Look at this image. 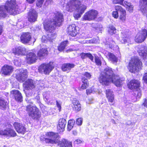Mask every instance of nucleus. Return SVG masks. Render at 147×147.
Instances as JSON below:
<instances>
[{
    "label": "nucleus",
    "mask_w": 147,
    "mask_h": 147,
    "mask_svg": "<svg viewBox=\"0 0 147 147\" xmlns=\"http://www.w3.org/2000/svg\"><path fill=\"white\" fill-rule=\"evenodd\" d=\"M48 40H49V37L48 36V35L47 36H42V42H46L48 41Z\"/></svg>",
    "instance_id": "5fc2aeb1"
},
{
    "label": "nucleus",
    "mask_w": 147,
    "mask_h": 147,
    "mask_svg": "<svg viewBox=\"0 0 147 147\" xmlns=\"http://www.w3.org/2000/svg\"><path fill=\"white\" fill-rule=\"evenodd\" d=\"M143 80L144 82L147 83V73H145L143 77Z\"/></svg>",
    "instance_id": "13d9d810"
},
{
    "label": "nucleus",
    "mask_w": 147,
    "mask_h": 147,
    "mask_svg": "<svg viewBox=\"0 0 147 147\" xmlns=\"http://www.w3.org/2000/svg\"><path fill=\"white\" fill-rule=\"evenodd\" d=\"M135 94L136 95L137 98H140L142 96V94L140 91H136L135 92Z\"/></svg>",
    "instance_id": "6e6d98bb"
},
{
    "label": "nucleus",
    "mask_w": 147,
    "mask_h": 147,
    "mask_svg": "<svg viewBox=\"0 0 147 147\" xmlns=\"http://www.w3.org/2000/svg\"><path fill=\"white\" fill-rule=\"evenodd\" d=\"M76 27V25L74 24H72L69 26L67 29L69 35L73 36H76L77 33Z\"/></svg>",
    "instance_id": "393cba45"
},
{
    "label": "nucleus",
    "mask_w": 147,
    "mask_h": 147,
    "mask_svg": "<svg viewBox=\"0 0 147 147\" xmlns=\"http://www.w3.org/2000/svg\"><path fill=\"white\" fill-rule=\"evenodd\" d=\"M111 79L102 73L100 74L99 80L102 84L107 85L111 82Z\"/></svg>",
    "instance_id": "dca6fc26"
},
{
    "label": "nucleus",
    "mask_w": 147,
    "mask_h": 147,
    "mask_svg": "<svg viewBox=\"0 0 147 147\" xmlns=\"http://www.w3.org/2000/svg\"><path fill=\"white\" fill-rule=\"evenodd\" d=\"M36 58L37 57L35 53L32 52L29 53L26 55V61L28 64H30L36 61Z\"/></svg>",
    "instance_id": "6ab92c4d"
},
{
    "label": "nucleus",
    "mask_w": 147,
    "mask_h": 147,
    "mask_svg": "<svg viewBox=\"0 0 147 147\" xmlns=\"http://www.w3.org/2000/svg\"><path fill=\"white\" fill-rule=\"evenodd\" d=\"M140 82L137 80H131L129 84L128 87L130 89L138 90L140 86Z\"/></svg>",
    "instance_id": "5701e85b"
},
{
    "label": "nucleus",
    "mask_w": 147,
    "mask_h": 147,
    "mask_svg": "<svg viewBox=\"0 0 147 147\" xmlns=\"http://www.w3.org/2000/svg\"><path fill=\"white\" fill-rule=\"evenodd\" d=\"M82 142V141L80 140H77L74 142V144H78L81 143Z\"/></svg>",
    "instance_id": "680f3d73"
},
{
    "label": "nucleus",
    "mask_w": 147,
    "mask_h": 147,
    "mask_svg": "<svg viewBox=\"0 0 147 147\" xmlns=\"http://www.w3.org/2000/svg\"><path fill=\"white\" fill-rule=\"evenodd\" d=\"M27 51L26 48L23 47H19L16 48L15 51V55L16 57V56L20 55H24L26 54Z\"/></svg>",
    "instance_id": "a878e982"
},
{
    "label": "nucleus",
    "mask_w": 147,
    "mask_h": 147,
    "mask_svg": "<svg viewBox=\"0 0 147 147\" xmlns=\"http://www.w3.org/2000/svg\"><path fill=\"white\" fill-rule=\"evenodd\" d=\"M7 105V102L4 99L0 98V108L2 109H5Z\"/></svg>",
    "instance_id": "a19ab883"
},
{
    "label": "nucleus",
    "mask_w": 147,
    "mask_h": 147,
    "mask_svg": "<svg viewBox=\"0 0 147 147\" xmlns=\"http://www.w3.org/2000/svg\"><path fill=\"white\" fill-rule=\"evenodd\" d=\"M35 1V0H26V1L30 4L33 3Z\"/></svg>",
    "instance_id": "0e129e2a"
},
{
    "label": "nucleus",
    "mask_w": 147,
    "mask_h": 147,
    "mask_svg": "<svg viewBox=\"0 0 147 147\" xmlns=\"http://www.w3.org/2000/svg\"><path fill=\"white\" fill-rule=\"evenodd\" d=\"M52 1V0H47L46 2L48 3V4H51Z\"/></svg>",
    "instance_id": "774afa93"
},
{
    "label": "nucleus",
    "mask_w": 147,
    "mask_h": 147,
    "mask_svg": "<svg viewBox=\"0 0 147 147\" xmlns=\"http://www.w3.org/2000/svg\"><path fill=\"white\" fill-rule=\"evenodd\" d=\"M82 59H84L86 57H88L91 61L93 60L94 57L90 53H82L80 55Z\"/></svg>",
    "instance_id": "4c0bfd02"
},
{
    "label": "nucleus",
    "mask_w": 147,
    "mask_h": 147,
    "mask_svg": "<svg viewBox=\"0 0 147 147\" xmlns=\"http://www.w3.org/2000/svg\"><path fill=\"white\" fill-rule=\"evenodd\" d=\"M59 138V136L57 133L49 132L46 133L43 138L41 136L40 139L41 141L44 140L47 143L54 144L58 142L57 139Z\"/></svg>",
    "instance_id": "39448f33"
},
{
    "label": "nucleus",
    "mask_w": 147,
    "mask_h": 147,
    "mask_svg": "<svg viewBox=\"0 0 147 147\" xmlns=\"http://www.w3.org/2000/svg\"><path fill=\"white\" fill-rule=\"evenodd\" d=\"M66 123V120L64 119H60L59 120L58 125L57 126L58 131L60 132L64 131Z\"/></svg>",
    "instance_id": "4be33fe9"
},
{
    "label": "nucleus",
    "mask_w": 147,
    "mask_h": 147,
    "mask_svg": "<svg viewBox=\"0 0 147 147\" xmlns=\"http://www.w3.org/2000/svg\"><path fill=\"white\" fill-rule=\"evenodd\" d=\"M48 54V52L47 49L45 48L40 49L38 51L37 55L38 57L40 58V59H43Z\"/></svg>",
    "instance_id": "c85d7f7f"
},
{
    "label": "nucleus",
    "mask_w": 147,
    "mask_h": 147,
    "mask_svg": "<svg viewBox=\"0 0 147 147\" xmlns=\"http://www.w3.org/2000/svg\"><path fill=\"white\" fill-rule=\"evenodd\" d=\"M0 135L8 137H14L16 136V133L13 129L7 128L0 131Z\"/></svg>",
    "instance_id": "f8f14e48"
},
{
    "label": "nucleus",
    "mask_w": 147,
    "mask_h": 147,
    "mask_svg": "<svg viewBox=\"0 0 147 147\" xmlns=\"http://www.w3.org/2000/svg\"><path fill=\"white\" fill-rule=\"evenodd\" d=\"M44 97L45 98L46 100H48L51 97L49 92H46L43 93Z\"/></svg>",
    "instance_id": "a18cd8bd"
},
{
    "label": "nucleus",
    "mask_w": 147,
    "mask_h": 147,
    "mask_svg": "<svg viewBox=\"0 0 147 147\" xmlns=\"http://www.w3.org/2000/svg\"><path fill=\"white\" fill-rule=\"evenodd\" d=\"M32 39L31 34L28 32H22L20 36V41L23 43L29 44Z\"/></svg>",
    "instance_id": "9b49d317"
},
{
    "label": "nucleus",
    "mask_w": 147,
    "mask_h": 147,
    "mask_svg": "<svg viewBox=\"0 0 147 147\" xmlns=\"http://www.w3.org/2000/svg\"><path fill=\"white\" fill-rule=\"evenodd\" d=\"M144 102L143 103L142 105L144 107L147 108V100L146 99H143Z\"/></svg>",
    "instance_id": "052dcab7"
},
{
    "label": "nucleus",
    "mask_w": 147,
    "mask_h": 147,
    "mask_svg": "<svg viewBox=\"0 0 147 147\" xmlns=\"http://www.w3.org/2000/svg\"><path fill=\"white\" fill-rule=\"evenodd\" d=\"M44 0H38L36 3V5L39 7H40L42 6Z\"/></svg>",
    "instance_id": "09e8293b"
},
{
    "label": "nucleus",
    "mask_w": 147,
    "mask_h": 147,
    "mask_svg": "<svg viewBox=\"0 0 147 147\" xmlns=\"http://www.w3.org/2000/svg\"><path fill=\"white\" fill-rule=\"evenodd\" d=\"M13 63L14 65L17 66H20L21 64L20 59L18 58L16 59H14Z\"/></svg>",
    "instance_id": "de8ad7c7"
},
{
    "label": "nucleus",
    "mask_w": 147,
    "mask_h": 147,
    "mask_svg": "<svg viewBox=\"0 0 147 147\" xmlns=\"http://www.w3.org/2000/svg\"><path fill=\"white\" fill-rule=\"evenodd\" d=\"M138 52L139 55L142 57L144 60H146L147 56V47H142V49Z\"/></svg>",
    "instance_id": "2f4dec72"
},
{
    "label": "nucleus",
    "mask_w": 147,
    "mask_h": 147,
    "mask_svg": "<svg viewBox=\"0 0 147 147\" xmlns=\"http://www.w3.org/2000/svg\"><path fill=\"white\" fill-rule=\"evenodd\" d=\"M147 36V31L145 29H142L137 34L135 38V41L137 43H141L143 42Z\"/></svg>",
    "instance_id": "9d476101"
},
{
    "label": "nucleus",
    "mask_w": 147,
    "mask_h": 147,
    "mask_svg": "<svg viewBox=\"0 0 147 147\" xmlns=\"http://www.w3.org/2000/svg\"><path fill=\"white\" fill-rule=\"evenodd\" d=\"M27 111L29 116L34 119L37 120L40 117L41 113L35 106L30 104L27 107Z\"/></svg>",
    "instance_id": "423d86ee"
},
{
    "label": "nucleus",
    "mask_w": 147,
    "mask_h": 147,
    "mask_svg": "<svg viewBox=\"0 0 147 147\" xmlns=\"http://www.w3.org/2000/svg\"><path fill=\"white\" fill-rule=\"evenodd\" d=\"M108 32L111 35L116 32V29L115 28L112 26H110L109 28Z\"/></svg>",
    "instance_id": "c03bdc74"
},
{
    "label": "nucleus",
    "mask_w": 147,
    "mask_h": 147,
    "mask_svg": "<svg viewBox=\"0 0 147 147\" xmlns=\"http://www.w3.org/2000/svg\"><path fill=\"white\" fill-rule=\"evenodd\" d=\"M28 77L27 71L23 69H21L16 75L17 79L20 82H23Z\"/></svg>",
    "instance_id": "ddd939ff"
},
{
    "label": "nucleus",
    "mask_w": 147,
    "mask_h": 147,
    "mask_svg": "<svg viewBox=\"0 0 147 147\" xmlns=\"http://www.w3.org/2000/svg\"><path fill=\"white\" fill-rule=\"evenodd\" d=\"M73 103L74 105L73 109L74 110L77 111H79L81 110V105L78 100H74Z\"/></svg>",
    "instance_id": "473e14b6"
},
{
    "label": "nucleus",
    "mask_w": 147,
    "mask_h": 147,
    "mask_svg": "<svg viewBox=\"0 0 147 147\" xmlns=\"http://www.w3.org/2000/svg\"><path fill=\"white\" fill-rule=\"evenodd\" d=\"M37 17V14L35 10L31 9L30 10L28 13V20L30 22H34L36 21Z\"/></svg>",
    "instance_id": "2eb2a0df"
},
{
    "label": "nucleus",
    "mask_w": 147,
    "mask_h": 147,
    "mask_svg": "<svg viewBox=\"0 0 147 147\" xmlns=\"http://www.w3.org/2000/svg\"><path fill=\"white\" fill-rule=\"evenodd\" d=\"M56 105L57 107L59 108V111H60L61 109V103L58 101H56Z\"/></svg>",
    "instance_id": "4d7b16f0"
},
{
    "label": "nucleus",
    "mask_w": 147,
    "mask_h": 147,
    "mask_svg": "<svg viewBox=\"0 0 147 147\" xmlns=\"http://www.w3.org/2000/svg\"><path fill=\"white\" fill-rule=\"evenodd\" d=\"M92 90L91 89H88L86 90V94L87 95L89 94L92 93Z\"/></svg>",
    "instance_id": "e2e57ef3"
},
{
    "label": "nucleus",
    "mask_w": 147,
    "mask_h": 147,
    "mask_svg": "<svg viewBox=\"0 0 147 147\" xmlns=\"http://www.w3.org/2000/svg\"><path fill=\"white\" fill-rule=\"evenodd\" d=\"M32 89H26L27 90L25 92L26 96L27 97L32 96L34 94V93Z\"/></svg>",
    "instance_id": "37998d69"
},
{
    "label": "nucleus",
    "mask_w": 147,
    "mask_h": 147,
    "mask_svg": "<svg viewBox=\"0 0 147 147\" xmlns=\"http://www.w3.org/2000/svg\"><path fill=\"white\" fill-rule=\"evenodd\" d=\"M48 36L49 37V41H52L53 39H55L56 36V34L55 33L51 34L50 33L48 35Z\"/></svg>",
    "instance_id": "49530a36"
},
{
    "label": "nucleus",
    "mask_w": 147,
    "mask_h": 147,
    "mask_svg": "<svg viewBox=\"0 0 147 147\" xmlns=\"http://www.w3.org/2000/svg\"><path fill=\"white\" fill-rule=\"evenodd\" d=\"M68 44V41L65 40L62 42L60 45L58 47V49L60 51H62L63 50Z\"/></svg>",
    "instance_id": "e433bc0d"
},
{
    "label": "nucleus",
    "mask_w": 147,
    "mask_h": 147,
    "mask_svg": "<svg viewBox=\"0 0 147 147\" xmlns=\"http://www.w3.org/2000/svg\"><path fill=\"white\" fill-rule=\"evenodd\" d=\"M125 6L126 8L130 12H132L133 10V6L131 4V3L127 1H125L124 4L122 5Z\"/></svg>",
    "instance_id": "f704fd0d"
},
{
    "label": "nucleus",
    "mask_w": 147,
    "mask_h": 147,
    "mask_svg": "<svg viewBox=\"0 0 147 147\" xmlns=\"http://www.w3.org/2000/svg\"><path fill=\"white\" fill-rule=\"evenodd\" d=\"M52 63H43L39 67L38 70L40 73H44L45 74H48L54 68L52 65Z\"/></svg>",
    "instance_id": "6e6552de"
},
{
    "label": "nucleus",
    "mask_w": 147,
    "mask_h": 147,
    "mask_svg": "<svg viewBox=\"0 0 147 147\" xmlns=\"http://www.w3.org/2000/svg\"><path fill=\"white\" fill-rule=\"evenodd\" d=\"M64 3L65 5L64 8L67 11L71 12L75 9L77 10L78 13H75L74 14V17L76 19L80 17L87 8L84 5L80 6L81 3L78 0H65Z\"/></svg>",
    "instance_id": "f257e3e1"
},
{
    "label": "nucleus",
    "mask_w": 147,
    "mask_h": 147,
    "mask_svg": "<svg viewBox=\"0 0 147 147\" xmlns=\"http://www.w3.org/2000/svg\"><path fill=\"white\" fill-rule=\"evenodd\" d=\"M106 97L109 102H113L114 100V95L113 91L111 89H108L106 90Z\"/></svg>",
    "instance_id": "bb28decb"
},
{
    "label": "nucleus",
    "mask_w": 147,
    "mask_h": 147,
    "mask_svg": "<svg viewBox=\"0 0 147 147\" xmlns=\"http://www.w3.org/2000/svg\"><path fill=\"white\" fill-rule=\"evenodd\" d=\"M75 121L74 119L70 120L68 121L67 125V130L69 131H70L73 127L75 123Z\"/></svg>",
    "instance_id": "79ce46f5"
},
{
    "label": "nucleus",
    "mask_w": 147,
    "mask_h": 147,
    "mask_svg": "<svg viewBox=\"0 0 147 147\" xmlns=\"http://www.w3.org/2000/svg\"><path fill=\"white\" fill-rule=\"evenodd\" d=\"M26 100L27 102V103L32 104V102L31 101V100H28V98L26 99Z\"/></svg>",
    "instance_id": "338daca9"
},
{
    "label": "nucleus",
    "mask_w": 147,
    "mask_h": 147,
    "mask_svg": "<svg viewBox=\"0 0 147 147\" xmlns=\"http://www.w3.org/2000/svg\"><path fill=\"white\" fill-rule=\"evenodd\" d=\"M82 81L83 84L81 86V88L85 89L88 86L89 83L88 80L85 78H83L82 79Z\"/></svg>",
    "instance_id": "ea45409f"
},
{
    "label": "nucleus",
    "mask_w": 147,
    "mask_h": 147,
    "mask_svg": "<svg viewBox=\"0 0 147 147\" xmlns=\"http://www.w3.org/2000/svg\"><path fill=\"white\" fill-rule=\"evenodd\" d=\"M98 12L94 10H92L86 12L82 18L83 21H91L94 20L97 16Z\"/></svg>",
    "instance_id": "0eeeda50"
},
{
    "label": "nucleus",
    "mask_w": 147,
    "mask_h": 147,
    "mask_svg": "<svg viewBox=\"0 0 147 147\" xmlns=\"http://www.w3.org/2000/svg\"><path fill=\"white\" fill-rule=\"evenodd\" d=\"M147 3H143L142 2L140 3V9L143 13H145L147 11Z\"/></svg>",
    "instance_id": "58836bf2"
},
{
    "label": "nucleus",
    "mask_w": 147,
    "mask_h": 147,
    "mask_svg": "<svg viewBox=\"0 0 147 147\" xmlns=\"http://www.w3.org/2000/svg\"><path fill=\"white\" fill-rule=\"evenodd\" d=\"M95 60L96 64L97 65L99 66L101 65V61L98 57H95Z\"/></svg>",
    "instance_id": "8fccbe9b"
},
{
    "label": "nucleus",
    "mask_w": 147,
    "mask_h": 147,
    "mask_svg": "<svg viewBox=\"0 0 147 147\" xmlns=\"http://www.w3.org/2000/svg\"><path fill=\"white\" fill-rule=\"evenodd\" d=\"M23 86L25 89H33L35 87L33 80L31 79H28L24 83Z\"/></svg>",
    "instance_id": "b1692460"
},
{
    "label": "nucleus",
    "mask_w": 147,
    "mask_h": 147,
    "mask_svg": "<svg viewBox=\"0 0 147 147\" xmlns=\"http://www.w3.org/2000/svg\"><path fill=\"white\" fill-rule=\"evenodd\" d=\"M13 68L11 66L5 65L1 68L2 74L5 75H9L13 72Z\"/></svg>",
    "instance_id": "a211bd4d"
},
{
    "label": "nucleus",
    "mask_w": 147,
    "mask_h": 147,
    "mask_svg": "<svg viewBox=\"0 0 147 147\" xmlns=\"http://www.w3.org/2000/svg\"><path fill=\"white\" fill-rule=\"evenodd\" d=\"M147 36V31L145 29H142L137 34L135 38V41L137 43H141L143 42Z\"/></svg>",
    "instance_id": "1a4fd4ad"
},
{
    "label": "nucleus",
    "mask_w": 147,
    "mask_h": 147,
    "mask_svg": "<svg viewBox=\"0 0 147 147\" xmlns=\"http://www.w3.org/2000/svg\"><path fill=\"white\" fill-rule=\"evenodd\" d=\"M124 0H113V3L114 4H119L122 5Z\"/></svg>",
    "instance_id": "3c124183"
},
{
    "label": "nucleus",
    "mask_w": 147,
    "mask_h": 147,
    "mask_svg": "<svg viewBox=\"0 0 147 147\" xmlns=\"http://www.w3.org/2000/svg\"><path fill=\"white\" fill-rule=\"evenodd\" d=\"M118 11L116 10L113 11L112 13V16L115 18H117L119 17Z\"/></svg>",
    "instance_id": "603ef678"
},
{
    "label": "nucleus",
    "mask_w": 147,
    "mask_h": 147,
    "mask_svg": "<svg viewBox=\"0 0 147 147\" xmlns=\"http://www.w3.org/2000/svg\"><path fill=\"white\" fill-rule=\"evenodd\" d=\"M10 93L11 95L13 96L16 100L20 102L22 101V94L18 90H12L11 91Z\"/></svg>",
    "instance_id": "aec40b11"
},
{
    "label": "nucleus",
    "mask_w": 147,
    "mask_h": 147,
    "mask_svg": "<svg viewBox=\"0 0 147 147\" xmlns=\"http://www.w3.org/2000/svg\"><path fill=\"white\" fill-rule=\"evenodd\" d=\"M108 55L109 59L113 63H116L118 61L117 58L113 53H108Z\"/></svg>",
    "instance_id": "c9c22d12"
},
{
    "label": "nucleus",
    "mask_w": 147,
    "mask_h": 147,
    "mask_svg": "<svg viewBox=\"0 0 147 147\" xmlns=\"http://www.w3.org/2000/svg\"><path fill=\"white\" fill-rule=\"evenodd\" d=\"M142 63L139 59L137 57L132 58L129 64L128 69L130 72L135 73L141 70Z\"/></svg>",
    "instance_id": "20e7f679"
},
{
    "label": "nucleus",
    "mask_w": 147,
    "mask_h": 147,
    "mask_svg": "<svg viewBox=\"0 0 147 147\" xmlns=\"http://www.w3.org/2000/svg\"><path fill=\"white\" fill-rule=\"evenodd\" d=\"M123 34V37L122 39L121 42L122 43H125L126 42H129L130 41V39L129 38V34L128 32H122Z\"/></svg>",
    "instance_id": "72a5a7b5"
},
{
    "label": "nucleus",
    "mask_w": 147,
    "mask_h": 147,
    "mask_svg": "<svg viewBox=\"0 0 147 147\" xmlns=\"http://www.w3.org/2000/svg\"><path fill=\"white\" fill-rule=\"evenodd\" d=\"M111 82L117 87H120L123 83V82L124 80L123 78H119L117 76H114L111 79Z\"/></svg>",
    "instance_id": "412c9836"
},
{
    "label": "nucleus",
    "mask_w": 147,
    "mask_h": 147,
    "mask_svg": "<svg viewBox=\"0 0 147 147\" xmlns=\"http://www.w3.org/2000/svg\"><path fill=\"white\" fill-rule=\"evenodd\" d=\"M102 73L111 79H112L115 76L113 74V71L109 67L106 68Z\"/></svg>",
    "instance_id": "cd10ccee"
},
{
    "label": "nucleus",
    "mask_w": 147,
    "mask_h": 147,
    "mask_svg": "<svg viewBox=\"0 0 147 147\" xmlns=\"http://www.w3.org/2000/svg\"><path fill=\"white\" fill-rule=\"evenodd\" d=\"M84 75L88 79H90L91 76L90 74L87 72H86Z\"/></svg>",
    "instance_id": "bf43d9fd"
},
{
    "label": "nucleus",
    "mask_w": 147,
    "mask_h": 147,
    "mask_svg": "<svg viewBox=\"0 0 147 147\" xmlns=\"http://www.w3.org/2000/svg\"><path fill=\"white\" fill-rule=\"evenodd\" d=\"M16 131L19 133L24 134L26 130V128L22 124L18 122L15 123L13 124Z\"/></svg>",
    "instance_id": "f3484780"
},
{
    "label": "nucleus",
    "mask_w": 147,
    "mask_h": 147,
    "mask_svg": "<svg viewBox=\"0 0 147 147\" xmlns=\"http://www.w3.org/2000/svg\"><path fill=\"white\" fill-rule=\"evenodd\" d=\"M55 16L53 21L46 20L44 22V26L45 29L50 33L54 30L56 26H59L61 24L63 21V15L62 13L57 12L54 13Z\"/></svg>",
    "instance_id": "7ed1b4c3"
},
{
    "label": "nucleus",
    "mask_w": 147,
    "mask_h": 147,
    "mask_svg": "<svg viewBox=\"0 0 147 147\" xmlns=\"http://www.w3.org/2000/svg\"><path fill=\"white\" fill-rule=\"evenodd\" d=\"M59 145L61 147H72L71 142L65 139H62L59 142Z\"/></svg>",
    "instance_id": "c756f323"
},
{
    "label": "nucleus",
    "mask_w": 147,
    "mask_h": 147,
    "mask_svg": "<svg viewBox=\"0 0 147 147\" xmlns=\"http://www.w3.org/2000/svg\"><path fill=\"white\" fill-rule=\"evenodd\" d=\"M115 10L118 11L119 13V19L123 22H124L126 19V13L125 10L119 5H116L115 7Z\"/></svg>",
    "instance_id": "4468645a"
},
{
    "label": "nucleus",
    "mask_w": 147,
    "mask_h": 147,
    "mask_svg": "<svg viewBox=\"0 0 147 147\" xmlns=\"http://www.w3.org/2000/svg\"><path fill=\"white\" fill-rule=\"evenodd\" d=\"M83 119L81 118H79L76 120V123L78 125H81L82 123Z\"/></svg>",
    "instance_id": "864d4df0"
},
{
    "label": "nucleus",
    "mask_w": 147,
    "mask_h": 147,
    "mask_svg": "<svg viewBox=\"0 0 147 147\" xmlns=\"http://www.w3.org/2000/svg\"><path fill=\"white\" fill-rule=\"evenodd\" d=\"M142 2L143 3H147V0H140V3Z\"/></svg>",
    "instance_id": "69168bd1"
},
{
    "label": "nucleus",
    "mask_w": 147,
    "mask_h": 147,
    "mask_svg": "<svg viewBox=\"0 0 147 147\" xmlns=\"http://www.w3.org/2000/svg\"><path fill=\"white\" fill-rule=\"evenodd\" d=\"M15 15L19 13L18 6L15 0H8L5 5L0 6V18H5L7 16V13Z\"/></svg>",
    "instance_id": "f03ea898"
},
{
    "label": "nucleus",
    "mask_w": 147,
    "mask_h": 147,
    "mask_svg": "<svg viewBox=\"0 0 147 147\" xmlns=\"http://www.w3.org/2000/svg\"><path fill=\"white\" fill-rule=\"evenodd\" d=\"M75 65L69 63L63 64L62 66V69L63 71H69L72 68L74 67Z\"/></svg>",
    "instance_id": "7c9ffc66"
}]
</instances>
